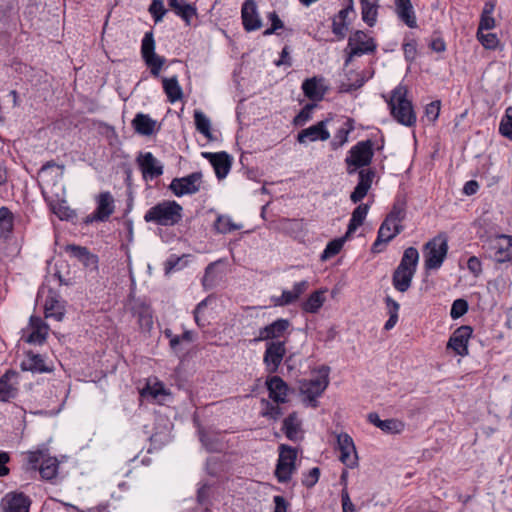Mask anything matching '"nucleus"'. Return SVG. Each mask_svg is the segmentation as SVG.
<instances>
[{"label":"nucleus","mask_w":512,"mask_h":512,"mask_svg":"<svg viewBox=\"0 0 512 512\" xmlns=\"http://www.w3.org/2000/svg\"><path fill=\"white\" fill-rule=\"evenodd\" d=\"M242 24L247 32H252L262 27V21L257 11L254 0H246L241 8Z\"/></svg>","instance_id":"6ab92c4d"},{"label":"nucleus","mask_w":512,"mask_h":512,"mask_svg":"<svg viewBox=\"0 0 512 512\" xmlns=\"http://www.w3.org/2000/svg\"><path fill=\"white\" fill-rule=\"evenodd\" d=\"M269 397L277 403H285L288 396V385L279 376H272L266 381Z\"/></svg>","instance_id":"bb28decb"},{"label":"nucleus","mask_w":512,"mask_h":512,"mask_svg":"<svg viewBox=\"0 0 512 512\" xmlns=\"http://www.w3.org/2000/svg\"><path fill=\"white\" fill-rule=\"evenodd\" d=\"M31 333L28 335L26 341L31 344H42L48 334V326L43 322L40 317H30Z\"/></svg>","instance_id":"cd10ccee"},{"label":"nucleus","mask_w":512,"mask_h":512,"mask_svg":"<svg viewBox=\"0 0 512 512\" xmlns=\"http://www.w3.org/2000/svg\"><path fill=\"white\" fill-rule=\"evenodd\" d=\"M346 237L347 236L330 241L327 244L326 248L324 249V251L321 255V258L323 260H327V259L337 255L341 251Z\"/></svg>","instance_id":"864d4df0"},{"label":"nucleus","mask_w":512,"mask_h":512,"mask_svg":"<svg viewBox=\"0 0 512 512\" xmlns=\"http://www.w3.org/2000/svg\"><path fill=\"white\" fill-rule=\"evenodd\" d=\"M194 123L198 132L203 134L208 141H215L217 137L213 134L211 121L200 111H194Z\"/></svg>","instance_id":"79ce46f5"},{"label":"nucleus","mask_w":512,"mask_h":512,"mask_svg":"<svg viewBox=\"0 0 512 512\" xmlns=\"http://www.w3.org/2000/svg\"><path fill=\"white\" fill-rule=\"evenodd\" d=\"M31 500L24 493L11 492L1 501L4 512H29Z\"/></svg>","instance_id":"aec40b11"},{"label":"nucleus","mask_w":512,"mask_h":512,"mask_svg":"<svg viewBox=\"0 0 512 512\" xmlns=\"http://www.w3.org/2000/svg\"><path fill=\"white\" fill-rule=\"evenodd\" d=\"M135 131L144 136H149L154 133L156 121L149 115L138 113L132 121Z\"/></svg>","instance_id":"72a5a7b5"},{"label":"nucleus","mask_w":512,"mask_h":512,"mask_svg":"<svg viewBox=\"0 0 512 512\" xmlns=\"http://www.w3.org/2000/svg\"><path fill=\"white\" fill-rule=\"evenodd\" d=\"M214 227L218 233L227 234L242 229L243 224L233 222L228 215H219L214 223Z\"/></svg>","instance_id":"de8ad7c7"},{"label":"nucleus","mask_w":512,"mask_h":512,"mask_svg":"<svg viewBox=\"0 0 512 512\" xmlns=\"http://www.w3.org/2000/svg\"><path fill=\"white\" fill-rule=\"evenodd\" d=\"M405 217V202L397 200L379 227L377 238L372 245L373 252H380L381 249L379 247L381 245H386L403 231L404 226L402 222Z\"/></svg>","instance_id":"f257e3e1"},{"label":"nucleus","mask_w":512,"mask_h":512,"mask_svg":"<svg viewBox=\"0 0 512 512\" xmlns=\"http://www.w3.org/2000/svg\"><path fill=\"white\" fill-rule=\"evenodd\" d=\"M376 47L377 45L372 37H369L363 31H356L348 39V57L345 61L346 65L349 64L354 57L373 53L376 50Z\"/></svg>","instance_id":"1a4fd4ad"},{"label":"nucleus","mask_w":512,"mask_h":512,"mask_svg":"<svg viewBox=\"0 0 512 512\" xmlns=\"http://www.w3.org/2000/svg\"><path fill=\"white\" fill-rule=\"evenodd\" d=\"M45 317L62 321L64 318V306L55 296H49L45 300Z\"/></svg>","instance_id":"a19ab883"},{"label":"nucleus","mask_w":512,"mask_h":512,"mask_svg":"<svg viewBox=\"0 0 512 512\" xmlns=\"http://www.w3.org/2000/svg\"><path fill=\"white\" fill-rule=\"evenodd\" d=\"M49 206L51 211L60 219V220H69L75 216V213L72 209L68 207L65 201H53L48 198L45 200Z\"/></svg>","instance_id":"49530a36"},{"label":"nucleus","mask_w":512,"mask_h":512,"mask_svg":"<svg viewBox=\"0 0 512 512\" xmlns=\"http://www.w3.org/2000/svg\"><path fill=\"white\" fill-rule=\"evenodd\" d=\"M140 395L144 400L163 404L170 396V393L157 378H149L146 385L141 389Z\"/></svg>","instance_id":"dca6fc26"},{"label":"nucleus","mask_w":512,"mask_h":512,"mask_svg":"<svg viewBox=\"0 0 512 512\" xmlns=\"http://www.w3.org/2000/svg\"><path fill=\"white\" fill-rule=\"evenodd\" d=\"M290 327V322L287 319H277L271 324L261 328L259 330L258 336L255 338V341H273L274 339H278L286 333L288 328Z\"/></svg>","instance_id":"5701e85b"},{"label":"nucleus","mask_w":512,"mask_h":512,"mask_svg":"<svg viewBox=\"0 0 512 512\" xmlns=\"http://www.w3.org/2000/svg\"><path fill=\"white\" fill-rule=\"evenodd\" d=\"M188 255L182 257L170 256L166 262V272L181 270L188 263Z\"/></svg>","instance_id":"052dcab7"},{"label":"nucleus","mask_w":512,"mask_h":512,"mask_svg":"<svg viewBox=\"0 0 512 512\" xmlns=\"http://www.w3.org/2000/svg\"><path fill=\"white\" fill-rule=\"evenodd\" d=\"M59 462L55 457L47 456L39 466V473L45 480H52L58 474Z\"/></svg>","instance_id":"c03bdc74"},{"label":"nucleus","mask_w":512,"mask_h":512,"mask_svg":"<svg viewBox=\"0 0 512 512\" xmlns=\"http://www.w3.org/2000/svg\"><path fill=\"white\" fill-rule=\"evenodd\" d=\"M359 185H364L367 189L371 188L373 179L375 177V171L372 169H360L359 170Z\"/></svg>","instance_id":"69168bd1"},{"label":"nucleus","mask_w":512,"mask_h":512,"mask_svg":"<svg viewBox=\"0 0 512 512\" xmlns=\"http://www.w3.org/2000/svg\"><path fill=\"white\" fill-rule=\"evenodd\" d=\"M499 132L502 136L512 141V107L506 110L505 116L501 119Z\"/></svg>","instance_id":"5fc2aeb1"},{"label":"nucleus","mask_w":512,"mask_h":512,"mask_svg":"<svg viewBox=\"0 0 512 512\" xmlns=\"http://www.w3.org/2000/svg\"><path fill=\"white\" fill-rule=\"evenodd\" d=\"M396 12L401 21H403L409 28H416L417 21L410 0H396Z\"/></svg>","instance_id":"7c9ffc66"},{"label":"nucleus","mask_w":512,"mask_h":512,"mask_svg":"<svg viewBox=\"0 0 512 512\" xmlns=\"http://www.w3.org/2000/svg\"><path fill=\"white\" fill-rule=\"evenodd\" d=\"M137 163L146 181L154 180L163 174L162 163L151 152L140 153Z\"/></svg>","instance_id":"2eb2a0df"},{"label":"nucleus","mask_w":512,"mask_h":512,"mask_svg":"<svg viewBox=\"0 0 512 512\" xmlns=\"http://www.w3.org/2000/svg\"><path fill=\"white\" fill-rule=\"evenodd\" d=\"M141 54L145 64L150 68L151 75L159 77L165 58L155 53V41L151 32L145 33L142 39Z\"/></svg>","instance_id":"9b49d317"},{"label":"nucleus","mask_w":512,"mask_h":512,"mask_svg":"<svg viewBox=\"0 0 512 512\" xmlns=\"http://www.w3.org/2000/svg\"><path fill=\"white\" fill-rule=\"evenodd\" d=\"M97 207L91 215V220L106 221L115 210L114 198L109 191L102 192L96 199Z\"/></svg>","instance_id":"4be33fe9"},{"label":"nucleus","mask_w":512,"mask_h":512,"mask_svg":"<svg viewBox=\"0 0 512 512\" xmlns=\"http://www.w3.org/2000/svg\"><path fill=\"white\" fill-rule=\"evenodd\" d=\"M149 12L152 15L154 21L157 23V22L162 21L167 10L165 9V6H164V3L162 0H152L151 4L149 6Z\"/></svg>","instance_id":"4d7b16f0"},{"label":"nucleus","mask_w":512,"mask_h":512,"mask_svg":"<svg viewBox=\"0 0 512 512\" xmlns=\"http://www.w3.org/2000/svg\"><path fill=\"white\" fill-rule=\"evenodd\" d=\"M403 52L404 57L408 62H412L415 60L417 55V43L415 40H411L409 42H405L403 44Z\"/></svg>","instance_id":"774afa93"},{"label":"nucleus","mask_w":512,"mask_h":512,"mask_svg":"<svg viewBox=\"0 0 512 512\" xmlns=\"http://www.w3.org/2000/svg\"><path fill=\"white\" fill-rule=\"evenodd\" d=\"M21 367L23 370L44 373L50 371V368L46 365L45 359L34 353H28L26 358L22 361Z\"/></svg>","instance_id":"f704fd0d"},{"label":"nucleus","mask_w":512,"mask_h":512,"mask_svg":"<svg viewBox=\"0 0 512 512\" xmlns=\"http://www.w3.org/2000/svg\"><path fill=\"white\" fill-rule=\"evenodd\" d=\"M14 378H16V373L13 371H7L0 378V401L6 402L14 397L16 389L11 382Z\"/></svg>","instance_id":"37998d69"},{"label":"nucleus","mask_w":512,"mask_h":512,"mask_svg":"<svg viewBox=\"0 0 512 512\" xmlns=\"http://www.w3.org/2000/svg\"><path fill=\"white\" fill-rule=\"evenodd\" d=\"M48 456L46 449H38L36 451H30L27 453L26 458V469L36 470L39 469L40 464Z\"/></svg>","instance_id":"3c124183"},{"label":"nucleus","mask_w":512,"mask_h":512,"mask_svg":"<svg viewBox=\"0 0 512 512\" xmlns=\"http://www.w3.org/2000/svg\"><path fill=\"white\" fill-rule=\"evenodd\" d=\"M169 7L180 16L187 24L190 23L192 16V6L185 0H167Z\"/></svg>","instance_id":"09e8293b"},{"label":"nucleus","mask_w":512,"mask_h":512,"mask_svg":"<svg viewBox=\"0 0 512 512\" xmlns=\"http://www.w3.org/2000/svg\"><path fill=\"white\" fill-rule=\"evenodd\" d=\"M170 189L176 196L190 194L192 192V174L183 178H175L170 183Z\"/></svg>","instance_id":"a18cd8bd"},{"label":"nucleus","mask_w":512,"mask_h":512,"mask_svg":"<svg viewBox=\"0 0 512 512\" xmlns=\"http://www.w3.org/2000/svg\"><path fill=\"white\" fill-rule=\"evenodd\" d=\"M202 156L209 160L219 180L224 179L230 172L232 158L225 151L217 153L202 152Z\"/></svg>","instance_id":"a211bd4d"},{"label":"nucleus","mask_w":512,"mask_h":512,"mask_svg":"<svg viewBox=\"0 0 512 512\" xmlns=\"http://www.w3.org/2000/svg\"><path fill=\"white\" fill-rule=\"evenodd\" d=\"M419 261L418 250L414 247H408L404 250L403 256L398 267L408 268L411 271L416 272Z\"/></svg>","instance_id":"8fccbe9b"},{"label":"nucleus","mask_w":512,"mask_h":512,"mask_svg":"<svg viewBox=\"0 0 512 512\" xmlns=\"http://www.w3.org/2000/svg\"><path fill=\"white\" fill-rule=\"evenodd\" d=\"M448 252V239L445 234H438L424 245V267L426 270L439 269Z\"/></svg>","instance_id":"39448f33"},{"label":"nucleus","mask_w":512,"mask_h":512,"mask_svg":"<svg viewBox=\"0 0 512 512\" xmlns=\"http://www.w3.org/2000/svg\"><path fill=\"white\" fill-rule=\"evenodd\" d=\"M330 138V133L326 129V121H320L298 133L297 140L299 143H306L307 141H326Z\"/></svg>","instance_id":"b1692460"},{"label":"nucleus","mask_w":512,"mask_h":512,"mask_svg":"<svg viewBox=\"0 0 512 512\" xmlns=\"http://www.w3.org/2000/svg\"><path fill=\"white\" fill-rule=\"evenodd\" d=\"M329 371V367L323 366L315 378L300 381L299 390L304 396L303 402L306 405L317 407V398L322 395L329 384Z\"/></svg>","instance_id":"20e7f679"},{"label":"nucleus","mask_w":512,"mask_h":512,"mask_svg":"<svg viewBox=\"0 0 512 512\" xmlns=\"http://www.w3.org/2000/svg\"><path fill=\"white\" fill-rule=\"evenodd\" d=\"M361 4L362 20L370 27L377 21L379 0H359Z\"/></svg>","instance_id":"c9c22d12"},{"label":"nucleus","mask_w":512,"mask_h":512,"mask_svg":"<svg viewBox=\"0 0 512 512\" xmlns=\"http://www.w3.org/2000/svg\"><path fill=\"white\" fill-rule=\"evenodd\" d=\"M297 451L293 447L281 444L279 446V457L275 468V476L280 483L290 481L292 474L296 471Z\"/></svg>","instance_id":"6e6552de"},{"label":"nucleus","mask_w":512,"mask_h":512,"mask_svg":"<svg viewBox=\"0 0 512 512\" xmlns=\"http://www.w3.org/2000/svg\"><path fill=\"white\" fill-rule=\"evenodd\" d=\"M286 354L284 341H268L263 355V363L269 373H276Z\"/></svg>","instance_id":"ddd939ff"},{"label":"nucleus","mask_w":512,"mask_h":512,"mask_svg":"<svg viewBox=\"0 0 512 512\" xmlns=\"http://www.w3.org/2000/svg\"><path fill=\"white\" fill-rule=\"evenodd\" d=\"M315 104H306L301 111L295 116L293 123L296 126L304 125L308 120L311 119V114L313 109L315 108Z\"/></svg>","instance_id":"680f3d73"},{"label":"nucleus","mask_w":512,"mask_h":512,"mask_svg":"<svg viewBox=\"0 0 512 512\" xmlns=\"http://www.w3.org/2000/svg\"><path fill=\"white\" fill-rule=\"evenodd\" d=\"M368 211V204H360L354 209L349 220L346 236H349L350 234L354 233L358 229V227H360L363 224L368 214Z\"/></svg>","instance_id":"ea45409f"},{"label":"nucleus","mask_w":512,"mask_h":512,"mask_svg":"<svg viewBox=\"0 0 512 512\" xmlns=\"http://www.w3.org/2000/svg\"><path fill=\"white\" fill-rule=\"evenodd\" d=\"M282 430L285 436L291 441H298L302 439L301 421L298 419L297 413L289 414L283 420Z\"/></svg>","instance_id":"c756f323"},{"label":"nucleus","mask_w":512,"mask_h":512,"mask_svg":"<svg viewBox=\"0 0 512 512\" xmlns=\"http://www.w3.org/2000/svg\"><path fill=\"white\" fill-rule=\"evenodd\" d=\"M483 248L488 257L498 263L512 261V236L499 234L489 237Z\"/></svg>","instance_id":"0eeeda50"},{"label":"nucleus","mask_w":512,"mask_h":512,"mask_svg":"<svg viewBox=\"0 0 512 512\" xmlns=\"http://www.w3.org/2000/svg\"><path fill=\"white\" fill-rule=\"evenodd\" d=\"M267 17L271 22V27L263 32L264 36L275 34L277 33V30L284 27L283 21L279 18L278 14L275 11L270 12Z\"/></svg>","instance_id":"e2e57ef3"},{"label":"nucleus","mask_w":512,"mask_h":512,"mask_svg":"<svg viewBox=\"0 0 512 512\" xmlns=\"http://www.w3.org/2000/svg\"><path fill=\"white\" fill-rule=\"evenodd\" d=\"M63 165H59L53 160L46 162L38 172V183L42 196L48 200L46 188L56 185L63 177Z\"/></svg>","instance_id":"f8f14e48"},{"label":"nucleus","mask_w":512,"mask_h":512,"mask_svg":"<svg viewBox=\"0 0 512 512\" xmlns=\"http://www.w3.org/2000/svg\"><path fill=\"white\" fill-rule=\"evenodd\" d=\"M170 347L175 355L179 358V366L175 372L177 376H181L182 371L185 370L186 366L190 362V353L192 351V333L191 331H185L181 336L172 337L170 341Z\"/></svg>","instance_id":"9d476101"},{"label":"nucleus","mask_w":512,"mask_h":512,"mask_svg":"<svg viewBox=\"0 0 512 512\" xmlns=\"http://www.w3.org/2000/svg\"><path fill=\"white\" fill-rule=\"evenodd\" d=\"M13 228V215L7 207L0 208V236H5Z\"/></svg>","instance_id":"603ef678"},{"label":"nucleus","mask_w":512,"mask_h":512,"mask_svg":"<svg viewBox=\"0 0 512 512\" xmlns=\"http://www.w3.org/2000/svg\"><path fill=\"white\" fill-rule=\"evenodd\" d=\"M226 272V261L219 259L210 263L206 269L202 279L203 286L211 289L217 286L223 279Z\"/></svg>","instance_id":"412c9836"},{"label":"nucleus","mask_w":512,"mask_h":512,"mask_svg":"<svg viewBox=\"0 0 512 512\" xmlns=\"http://www.w3.org/2000/svg\"><path fill=\"white\" fill-rule=\"evenodd\" d=\"M182 210L177 202L164 200L149 208L144 220L159 226H174L182 219Z\"/></svg>","instance_id":"7ed1b4c3"},{"label":"nucleus","mask_w":512,"mask_h":512,"mask_svg":"<svg viewBox=\"0 0 512 512\" xmlns=\"http://www.w3.org/2000/svg\"><path fill=\"white\" fill-rule=\"evenodd\" d=\"M373 143L371 140L360 141L350 148L345 158L346 170L349 175L370 165L373 158Z\"/></svg>","instance_id":"423d86ee"},{"label":"nucleus","mask_w":512,"mask_h":512,"mask_svg":"<svg viewBox=\"0 0 512 512\" xmlns=\"http://www.w3.org/2000/svg\"><path fill=\"white\" fill-rule=\"evenodd\" d=\"M199 439L208 452H219L222 450L221 435L213 430L199 429Z\"/></svg>","instance_id":"2f4dec72"},{"label":"nucleus","mask_w":512,"mask_h":512,"mask_svg":"<svg viewBox=\"0 0 512 512\" xmlns=\"http://www.w3.org/2000/svg\"><path fill=\"white\" fill-rule=\"evenodd\" d=\"M472 333L473 330L470 326H460L450 336L447 348L452 349L459 356H467L469 353L468 342Z\"/></svg>","instance_id":"4468645a"},{"label":"nucleus","mask_w":512,"mask_h":512,"mask_svg":"<svg viewBox=\"0 0 512 512\" xmlns=\"http://www.w3.org/2000/svg\"><path fill=\"white\" fill-rule=\"evenodd\" d=\"M302 90L304 95L312 101L322 100L325 94L324 88L315 77L306 79L302 83Z\"/></svg>","instance_id":"4c0bfd02"},{"label":"nucleus","mask_w":512,"mask_h":512,"mask_svg":"<svg viewBox=\"0 0 512 512\" xmlns=\"http://www.w3.org/2000/svg\"><path fill=\"white\" fill-rule=\"evenodd\" d=\"M134 314L142 330L150 331L153 327V315L149 305L141 303L134 308Z\"/></svg>","instance_id":"58836bf2"},{"label":"nucleus","mask_w":512,"mask_h":512,"mask_svg":"<svg viewBox=\"0 0 512 512\" xmlns=\"http://www.w3.org/2000/svg\"><path fill=\"white\" fill-rule=\"evenodd\" d=\"M477 39L486 49L493 50L499 44V39L495 33H484L483 31H477Z\"/></svg>","instance_id":"6e6d98bb"},{"label":"nucleus","mask_w":512,"mask_h":512,"mask_svg":"<svg viewBox=\"0 0 512 512\" xmlns=\"http://www.w3.org/2000/svg\"><path fill=\"white\" fill-rule=\"evenodd\" d=\"M440 113V101H433L426 105L425 107V115L429 121L435 122Z\"/></svg>","instance_id":"338daca9"},{"label":"nucleus","mask_w":512,"mask_h":512,"mask_svg":"<svg viewBox=\"0 0 512 512\" xmlns=\"http://www.w3.org/2000/svg\"><path fill=\"white\" fill-rule=\"evenodd\" d=\"M163 90L170 103H175L182 99V88L178 83L177 77L162 78Z\"/></svg>","instance_id":"e433bc0d"},{"label":"nucleus","mask_w":512,"mask_h":512,"mask_svg":"<svg viewBox=\"0 0 512 512\" xmlns=\"http://www.w3.org/2000/svg\"><path fill=\"white\" fill-rule=\"evenodd\" d=\"M414 274L415 272L411 271L408 268H402L397 266L392 275L393 287L401 293L408 291L409 288L411 287Z\"/></svg>","instance_id":"c85d7f7f"},{"label":"nucleus","mask_w":512,"mask_h":512,"mask_svg":"<svg viewBox=\"0 0 512 512\" xmlns=\"http://www.w3.org/2000/svg\"><path fill=\"white\" fill-rule=\"evenodd\" d=\"M408 90L404 85L396 86L387 100L391 115L401 125L412 127L416 124V114L412 102L407 98Z\"/></svg>","instance_id":"f03ea898"},{"label":"nucleus","mask_w":512,"mask_h":512,"mask_svg":"<svg viewBox=\"0 0 512 512\" xmlns=\"http://www.w3.org/2000/svg\"><path fill=\"white\" fill-rule=\"evenodd\" d=\"M351 131V128L341 127L335 133L333 140L331 141V147L333 150H337L342 147L348 141V135Z\"/></svg>","instance_id":"13d9d810"},{"label":"nucleus","mask_w":512,"mask_h":512,"mask_svg":"<svg viewBox=\"0 0 512 512\" xmlns=\"http://www.w3.org/2000/svg\"><path fill=\"white\" fill-rule=\"evenodd\" d=\"M309 288V282L302 280L293 285L292 290H283L280 297L275 298L274 303L277 306H287L295 303L302 294Z\"/></svg>","instance_id":"393cba45"},{"label":"nucleus","mask_w":512,"mask_h":512,"mask_svg":"<svg viewBox=\"0 0 512 512\" xmlns=\"http://www.w3.org/2000/svg\"><path fill=\"white\" fill-rule=\"evenodd\" d=\"M320 477V469L318 467H314L309 470V472L303 474L302 484L307 488H312L319 480Z\"/></svg>","instance_id":"0e129e2a"},{"label":"nucleus","mask_w":512,"mask_h":512,"mask_svg":"<svg viewBox=\"0 0 512 512\" xmlns=\"http://www.w3.org/2000/svg\"><path fill=\"white\" fill-rule=\"evenodd\" d=\"M326 289H319L309 295V297L302 302L301 309L306 313H317L326 301Z\"/></svg>","instance_id":"473e14b6"},{"label":"nucleus","mask_w":512,"mask_h":512,"mask_svg":"<svg viewBox=\"0 0 512 512\" xmlns=\"http://www.w3.org/2000/svg\"><path fill=\"white\" fill-rule=\"evenodd\" d=\"M337 444L340 451L339 460L348 468L357 465V452L353 439L347 433H341L337 437Z\"/></svg>","instance_id":"f3484780"},{"label":"nucleus","mask_w":512,"mask_h":512,"mask_svg":"<svg viewBox=\"0 0 512 512\" xmlns=\"http://www.w3.org/2000/svg\"><path fill=\"white\" fill-rule=\"evenodd\" d=\"M367 419L371 424L388 434H400L405 428V424L402 421L398 419L381 420L375 412L369 413Z\"/></svg>","instance_id":"a878e982"},{"label":"nucleus","mask_w":512,"mask_h":512,"mask_svg":"<svg viewBox=\"0 0 512 512\" xmlns=\"http://www.w3.org/2000/svg\"><path fill=\"white\" fill-rule=\"evenodd\" d=\"M468 311V302L465 299H456L451 307L450 316L452 319L462 317Z\"/></svg>","instance_id":"bf43d9fd"}]
</instances>
